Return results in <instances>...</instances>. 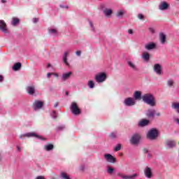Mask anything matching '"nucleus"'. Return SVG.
<instances>
[{
  "instance_id": "37",
  "label": "nucleus",
  "mask_w": 179,
  "mask_h": 179,
  "mask_svg": "<svg viewBox=\"0 0 179 179\" xmlns=\"http://www.w3.org/2000/svg\"><path fill=\"white\" fill-rule=\"evenodd\" d=\"M50 115L52 118H57V112L55 110H53Z\"/></svg>"
},
{
  "instance_id": "51",
  "label": "nucleus",
  "mask_w": 179,
  "mask_h": 179,
  "mask_svg": "<svg viewBox=\"0 0 179 179\" xmlns=\"http://www.w3.org/2000/svg\"><path fill=\"white\" fill-rule=\"evenodd\" d=\"M3 80V76L0 75V82H2Z\"/></svg>"
},
{
  "instance_id": "53",
  "label": "nucleus",
  "mask_w": 179,
  "mask_h": 179,
  "mask_svg": "<svg viewBox=\"0 0 179 179\" xmlns=\"http://www.w3.org/2000/svg\"><path fill=\"white\" fill-rule=\"evenodd\" d=\"M17 151H18V152H20V150H21V148H20V147H19V146H17Z\"/></svg>"
},
{
  "instance_id": "22",
  "label": "nucleus",
  "mask_w": 179,
  "mask_h": 179,
  "mask_svg": "<svg viewBox=\"0 0 179 179\" xmlns=\"http://www.w3.org/2000/svg\"><path fill=\"white\" fill-rule=\"evenodd\" d=\"M171 107L172 108H173V110H176V111L178 112L179 114V103L178 102L172 103Z\"/></svg>"
},
{
  "instance_id": "17",
  "label": "nucleus",
  "mask_w": 179,
  "mask_h": 179,
  "mask_svg": "<svg viewBox=\"0 0 179 179\" xmlns=\"http://www.w3.org/2000/svg\"><path fill=\"white\" fill-rule=\"evenodd\" d=\"M104 158L106 159V162H108L109 163H115V158H114V157L110 154L105 155Z\"/></svg>"
},
{
  "instance_id": "28",
  "label": "nucleus",
  "mask_w": 179,
  "mask_h": 179,
  "mask_svg": "<svg viewBox=\"0 0 179 179\" xmlns=\"http://www.w3.org/2000/svg\"><path fill=\"white\" fill-rule=\"evenodd\" d=\"M20 68H22V64L18 62V63H16L15 64H14L13 69L14 71H19V69H20Z\"/></svg>"
},
{
  "instance_id": "38",
  "label": "nucleus",
  "mask_w": 179,
  "mask_h": 179,
  "mask_svg": "<svg viewBox=\"0 0 179 179\" xmlns=\"http://www.w3.org/2000/svg\"><path fill=\"white\" fill-rule=\"evenodd\" d=\"M108 173L109 174H113V173H114V169H113V168H111V167H109V168L108 169Z\"/></svg>"
},
{
  "instance_id": "40",
  "label": "nucleus",
  "mask_w": 179,
  "mask_h": 179,
  "mask_svg": "<svg viewBox=\"0 0 179 179\" xmlns=\"http://www.w3.org/2000/svg\"><path fill=\"white\" fill-rule=\"evenodd\" d=\"M62 129H65V126L62 125L57 127V131H62Z\"/></svg>"
},
{
  "instance_id": "13",
  "label": "nucleus",
  "mask_w": 179,
  "mask_h": 179,
  "mask_svg": "<svg viewBox=\"0 0 179 179\" xmlns=\"http://www.w3.org/2000/svg\"><path fill=\"white\" fill-rule=\"evenodd\" d=\"M144 174L146 178H152V177H153V173H152V169L149 168L148 166L145 168Z\"/></svg>"
},
{
  "instance_id": "15",
  "label": "nucleus",
  "mask_w": 179,
  "mask_h": 179,
  "mask_svg": "<svg viewBox=\"0 0 179 179\" xmlns=\"http://www.w3.org/2000/svg\"><path fill=\"white\" fill-rule=\"evenodd\" d=\"M44 106V103L41 101H35L34 103V110H40Z\"/></svg>"
},
{
  "instance_id": "59",
  "label": "nucleus",
  "mask_w": 179,
  "mask_h": 179,
  "mask_svg": "<svg viewBox=\"0 0 179 179\" xmlns=\"http://www.w3.org/2000/svg\"><path fill=\"white\" fill-rule=\"evenodd\" d=\"M177 1H179V0H177Z\"/></svg>"
},
{
  "instance_id": "16",
  "label": "nucleus",
  "mask_w": 179,
  "mask_h": 179,
  "mask_svg": "<svg viewBox=\"0 0 179 179\" xmlns=\"http://www.w3.org/2000/svg\"><path fill=\"white\" fill-rule=\"evenodd\" d=\"M0 30L3 33H8V28H6V23H5L4 20H0Z\"/></svg>"
},
{
  "instance_id": "11",
  "label": "nucleus",
  "mask_w": 179,
  "mask_h": 179,
  "mask_svg": "<svg viewBox=\"0 0 179 179\" xmlns=\"http://www.w3.org/2000/svg\"><path fill=\"white\" fill-rule=\"evenodd\" d=\"M165 145L167 146V148H169V149H171L173 148H176V145H177V143L174 140H166L165 141Z\"/></svg>"
},
{
  "instance_id": "44",
  "label": "nucleus",
  "mask_w": 179,
  "mask_h": 179,
  "mask_svg": "<svg viewBox=\"0 0 179 179\" xmlns=\"http://www.w3.org/2000/svg\"><path fill=\"white\" fill-rule=\"evenodd\" d=\"M154 71L155 72H156V73H157V64H155L154 66Z\"/></svg>"
},
{
  "instance_id": "58",
  "label": "nucleus",
  "mask_w": 179,
  "mask_h": 179,
  "mask_svg": "<svg viewBox=\"0 0 179 179\" xmlns=\"http://www.w3.org/2000/svg\"><path fill=\"white\" fill-rule=\"evenodd\" d=\"M81 170H83V168H81Z\"/></svg>"
},
{
  "instance_id": "34",
  "label": "nucleus",
  "mask_w": 179,
  "mask_h": 179,
  "mask_svg": "<svg viewBox=\"0 0 179 179\" xmlns=\"http://www.w3.org/2000/svg\"><path fill=\"white\" fill-rule=\"evenodd\" d=\"M88 86H89L90 89H93V87H94V82L90 80L88 82Z\"/></svg>"
},
{
  "instance_id": "45",
  "label": "nucleus",
  "mask_w": 179,
  "mask_h": 179,
  "mask_svg": "<svg viewBox=\"0 0 179 179\" xmlns=\"http://www.w3.org/2000/svg\"><path fill=\"white\" fill-rule=\"evenodd\" d=\"M52 75L53 76H55V78H58L59 76V75L58 73H52Z\"/></svg>"
},
{
  "instance_id": "30",
  "label": "nucleus",
  "mask_w": 179,
  "mask_h": 179,
  "mask_svg": "<svg viewBox=\"0 0 179 179\" xmlns=\"http://www.w3.org/2000/svg\"><path fill=\"white\" fill-rule=\"evenodd\" d=\"M157 75L159 76L163 75V69L162 68V66L160 64H157Z\"/></svg>"
},
{
  "instance_id": "36",
  "label": "nucleus",
  "mask_w": 179,
  "mask_h": 179,
  "mask_svg": "<svg viewBox=\"0 0 179 179\" xmlns=\"http://www.w3.org/2000/svg\"><path fill=\"white\" fill-rule=\"evenodd\" d=\"M115 152H118L119 150H121V144H117L115 148H114Z\"/></svg>"
},
{
  "instance_id": "32",
  "label": "nucleus",
  "mask_w": 179,
  "mask_h": 179,
  "mask_svg": "<svg viewBox=\"0 0 179 179\" xmlns=\"http://www.w3.org/2000/svg\"><path fill=\"white\" fill-rule=\"evenodd\" d=\"M61 178L62 179H71V178L69 177V175L66 174V173H65V172H62L61 173Z\"/></svg>"
},
{
  "instance_id": "8",
  "label": "nucleus",
  "mask_w": 179,
  "mask_h": 179,
  "mask_svg": "<svg viewBox=\"0 0 179 179\" xmlns=\"http://www.w3.org/2000/svg\"><path fill=\"white\" fill-rule=\"evenodd\" d=\"M124 103L125 106L131 107L132 106H135L136 102L135 101V99L134 98L129 97L124 99Z\"/></svg>"
},
{
  "instance_id": "54",
  "label": "nucleus",
  "mask_w": 179,
  "mask_h": 179,
  "mask_svg": "<svg viewBox=\"0 0 179 179\" xmlns=\"http://www.w3.org/2000/svg\"><path fill=\"white\" fill-rule=\"evenodd\" d=\"M54 107H55V108L58 107V102H57L56 103H55Z\"/></svg>"
},
{
  "instance_id": "48",
  "label": "nucleus",
  "mask_w": 179,
  "mask_h": 179,
  "mask_svg": "<svg viewBox=\"0 0 179 179\" xmlns=\"http://www.w3.org/2000/svg\"><path fill=\"white\" fill-rule=\"evenodd\" d=\"M51 76H52V73H48V75H47V77L48 78H51Z\"/></svg>"
},
{
  "instance_id": "3",
  "label": "nucleus",
  "mask_w": 179,
  "mask_h": 179,
  "mask_svg": "<svg viewBox=\"0 0 179 179\" xmlns=\"http://www.w3.org/2000/svg\"><path fill=\"white\" fill-rule=\"evenodd\" d=\"M23 136H27V138H31V137L37 138L38 139H40L41 141H44V138H43V136L38 135L35 132H29V133H27L25 134L21 135L20 136V139H22V138H23Z\"/></svg>"
},
{
  "instance_id": "52",
  "label": "nucleus",
  "mask_w": 179,
  "mask_h": 179,
  "mask_svg": "<svg viewBox=\"0 0 179 179\" xmlns=\"http://www.w3.org/2000/svg\"><path fill=\"white\" fill-rule=\"evenodd\" d=\"M36 179H45L43 176H38Z\"/></svg>"
},
{
  "instance_id": "56",
  "label": "nucleus",
  "mask_w": 179,
  "mask_h": 179,
  "mask_svg": "<svg viewBox=\"0 0 179 179\" xmlns=\"http://www.w3.org/2000/svg\"><path fill=\"white\" fill-rule=\"evenodd\" d=\"M47 66L48 68H50L51 66V64H48Z\"/></svg>"
},
{
  "instance_id": "39",
  "label": "nucleus",
  "mask_w": 179,
  "mask_h": 179,
  "mask_svg": "<svg viewBox=\"0 0 179 179\" xmlns=\"http://www.w3.org/2000/svg\"><path fill=\"white\" fill-rule=\"evenodd\" d=\"M110 136L112 138H117V132H113L110 134Z\"/></svg>"
},
{
  "instance_id": "42",
  "label": "nucleus",
  "mask_w": 179,
  "mask_h": 179,
  "mask_svg": "<svg viewBox=\"0 0 179 179\" xmlns=\"http://www.w3.org/2000/svg\"><path fill=\"white\" fill-rule=\"evenodd\" d=\"M138 19L142 20V19H143L145 17V16H143L142 14H138Z\"/></svg>"
},
{
  "instance_id": "20",
  "label": "nucleus",
  "mask_w": 179,
  "mask_h": 179,
  "mask_svg": "<svg viewBox=\"0 0 179 179\" xmlns=\"http://www.w3.org/2000/svg\"><path fill=\"white\" fill-rule=\"evenodd\" d=\"M145 50H154V48H156V43H150L148 44H146L145 45Z\"/></svg>"
},
{
  "instance_id": "41",
  "label": "nucleus",
  "mask_w": 179,
  "mask_h": 179,
  "mask_svg": "<svg viewBox=\"0 0 179 179\" xmlns=\"http://www.w3.org/2000/svg\"><path fill=\"white\" fill-rule=\"evenodd\" d=\"M90 26L92 31H94V27H93V22H92V21H90Z\"/></svg>"
},
{
  "instance_id": "21",
  "label": "nucleus",
  "mask_w": 179,
  "mask_h": 179,
  "mask_svg": "<svg viewBox=\"0 0 179 179\" xmlns=\"http://www.w3.org/2000/svg\"><path fill=\"white\" fill-rule=\"evenodd\" d=\"M149 122H150V121H149L148 120L143 119L138 122V126L139 127H146V125H149Z\"/></svg>"
},
{
  "instance_id": "46",
  "label": "nucleus",
  "mask_w": 179,
  "mask_h": 179,
  "mask_svg": "<svg viewBox=\"0 0 179 179\" xmlns=\"http://www.w3.org/2000/svg\"><path fill=\"white\" fill-rule=\"evenodd\" d=\"M128 33H129V34H134V30H132V29H129V30H128Z\"/></svg>"
},
{
  "instance_id": "4",
  "label": "nucleus",
  "mask_w": 179,
  "mask_h": 179,
  "mask_svg": "<svg viewBox=\"0 0 179 179\" xmlns=\"http://www.w3.org/2000/svg\"><path fill=\"white\" fill-rule=\"evenodd\" d=\"M157 137V129H152L147 134V138L150 141H153L154 139H156Z\"/></svg>"
},
{
  "instance_id": "5",
  "label": "nucleus",
  "mask_w": 179,
  "mask_h": 179,
  "mask_svg": "<svg viewBox=\"0 0 179 179\" xmlns=\"http://www.w3.org/2000/svg\"><path fill=\"white\" fill-rule=\"evenodd\" d=\"M71 110L74 115H79L80 114V109L78 107L76 103L73 102L71 106Z\"/></svg>"
},
{
  "instance_id": "55",
  "label": "nucleus",
  "mask_w": 179,
  "mask_h": 179,
  "mask_svg": "<svg viewBox=\"0 0 179 179\" xmlns=\"http://www.w3.org/2000/svg\"><path fill=\"white\" fill-rule=\"evenodd\" d=\"M6 3V0H1V3Z\"/></svg>"
},
{
  "instance_id": "18",
  "label": "nucleus",
  "mask_w": 179,
  "mask_h": 179,
  "mask_svg": "<svg viewBox=\"0 0 179 179\" xmlns=\"http://www.w3.org/2000/svg\"><path fill=\"white\" fill-rule=\"evenodd\" d=\"M135 100H141L142 99V92L140 91H136L134 94V98Z\"/></svg>"
},
{
  "instance_id": "23",
  "label": "nucleus",
  "mask_w": 179,
  "mask_h": 179,
  "mask_svg": "<svg viewBox=\"0 0 179 179\" xmlns=\"http://www.w3.org/2000/svg\"><path fill=\"white\" fill-rule=\"evenodd\" d=\"M48 32L50 33V34H52V36H57L58 34V30L54 28H49Z\"/></svg>"
},
{
  "instance_id": "2",
  "label": "nucleus",
  "mask_w": 179,
  "mask_h": 179,
  "mask_svg": "<svg viewBox=\"0 0 179 179\" xmlns=\"http://www.w3.org/2000/svg\"><path fill=\"white\" fill-rule=\"evenodd\" d=\"M94 79L97 83H103L107 79V74L106 73H99L95 76Z\"/></svg>"
},
{
  "instance_id": "7",
  "label": "nucleus",
  "mask_w": 179,
  "mask_h": 179,
  "mask_svg": "<svg viewBox=\"0 0 179 179\" xmlns=\"http://www.w3.org/2000/svg\"><path fill=\"white\" fill-rule=\"evenodd\" d=\"M71 52V49H68L64 52V55H63V62L64 64H65V65H66V66H69V62H68V55H69Z\"/></svg>"
},
{
  "instance_id": "29",
  "label": "nucleus",
  "mask_w": 179,
  "mask_h": 179,
  "mask_svg": "<svg viewBox=\"0 0 179 179\" xmlns=\"http://www.w3.org/2000/svg\"><path fill=\"white\" fill-rule=\"evenodd\" d=\"M45 150H46L48 152H50V150H52L54 149V145L52 144H48L45 145Z\"/></svg>"
},
{
  "instance_id": "57",
  "label": "nucleus",
  "mask_w": 179,
  "mask_h": 179,
  "mask_svg": "<svg viewBox=\"0 0 179 179\" xmlns=\"http://www.w3.org/2000/svg\"><path fill=\"white\" fill-rule=\"evenodd\" d=\"M157 115H160V114H159V113H158V114H157Z\"/></svg>"
},
{
  "instance_id": "35",
  "label": "nucleus",
  "mask_w": 179,
  "mask_h": 179,
  "mask_svg": "<svg viewBox=\"0 0 179 179\" xmlns=\"http://www.w3.org/2000/svg\"><path fill=\"white\" fill-rule=\"evenodd\" d=\"M167 85H168V86H169V87H171L174 85V81L173 80H169L167 81Z\"/></svg>"
},
{
  "instance_id": "26",
  "label": "nucleus",
  "mask_w": 179,
  "mask_h": 179,
  "mask_svg": "<svg viewBox=\"0 0 179 179\" xmlns=\"http://www.w3.org/2000/svg\"><path fill=\"white\" fill-rule=\"evenodd\" d=\"M142 57L144 61H149L150 58V55L147 52H143Z\"/></svg>"
},
{
  "instance_id": "24",
  "label": "nucleus",
  "mask_w": 179,
  "mask_h": 179,
  "mask_svg": "<svg viewBox=\"0 0 179 179\" xmlns=\"http://www.w3.org/2000/svg\"><path fill=\"white\" fill-rule=\"evenodd\" d=\"M103 13H104L105 16H107V17L111 16V15L113 14V10L106 8L105 10H103Z\"/></svg>"
},
{
  "instance_id": "25",
  "label": "nucleus",
  "mask_w": 179,
  "mask_h": 179,
  "mask_svg": "<svg viewBox=\"0 0 179 179\" xmlns=\"http://www.w3.org/2000/svg\"><path fill=\"white\" fill-rule=\"evenodd\" d=\"M127 64H128L129 66H130V68H131V69H133L134 71H138V68H136V66L132 62L129 61V62H127Z\"/></svg>"
},
{
  "instance_id": "27",
  "label": "nucleus",
  "mask_w": 179,
  "mask_h": 179,
  "mask_svg": "<svg viewBox=\"0 0 179 179\" xmlns=\"http://www.w3.org/2000/svg\"><path fill=\"white\" fill-rule=\"evenodd\" d=\"M125 14V10H119L116 14L117 17H122Z\"/></svg>"
},
{
  "instance_id": "50",
  "label": "nucleus",
  "mask_w": 179,
  "mask_h": 179,
  "mask_svg": "<svg viewBox=\"0 0 179 179\" xmlns=\"http://www.w3.org/2000/svg\"><path fill=\"white\" fill-rule=\"evenodd\" d=\"M60 8H65L66 9H68V6H64L61 5Z\"/></svg>"
},
{
  "instance_id": "1",
  "label": "nucleus",
  "mask_w": 179,
  "mask_h": 179,
  "mask_svg": "<svg viewBox=\"0 0 179 179\" xmlns=\"http://www.w3.org/2000/svg\"><path fill=\"white\" fill-rule=\"evenodd\" d=\"M143 101L144 103H146V104H148L149 106H151L153 107L155 106V97H153V95L152 94H145L142 96Z\"/></svg>"
},
{
  "instance_id": "33",
  "label": "nucleus",
  "mask_w": 179,
  "mask_h": 179,
  "mask_svg": "<svg viewBox=\"0 0 179 179\" xmlns=\"http://www.w3.org/2000/svg\"><path fill=\"white\" fill-rule=\"evenodd\" d=\"M19 22H20V20L18 18L13 17V21L11 22V24H13V26H16V24H17V23H19Z\"/></svg>"
},
{
  "instance_id": "47",
  "label": "nucleus",
  "mask_w": 179,
  "mask_h": 179,
  "mask_svg": "<svg viewBox=\"0 0 179 179\" xmlns=\"http://www.w3.org/2000/svg\"><path fill=\"white\" fill-rule=\"evenodd\" d=\"M37 22H38V18H34L33 19V22L34 23H37Z\"/></svg>"
},
{
  "instance_id": "6",
  "label": "nucleus",
  "mask_w": 179,
  "mask_h": 179,
  "mask_svg": "<svg viewBox=\"0 0 179 179\" xmlns=\"http://www.w3.org/2000/svg\"><path fill=\"white\" fill-rule=\"evenodd\" d=\"M117 176L122 179H135L139 175L138 173H134L132 175H125L124 173H118Z\"/></svg>"
},
{
  "instance_id": "12",
  "label": "nucleus",
  "mask_w": 179,
  "mask_h": 179,
  "mask_svg": "<svg viewBox=\"0 0 179 179\" xmlns=\"http://www.w3.org/2000/svg\"><path fill=\"white\" fill-rule=\"evenodd\" d=\"M170 8V4L166 1H162L159 5V10H167Z\"/></svg>"
},
{
  "instance_id": "31",
  "label": "nucleus",
  "mask_w": 179,
  "mask_h": 179,
  "mask_svg": "<svg viewBox=\"0 0 179 179\" xmlns=\"http://www.w3.org/2000/svg\"><path fill=\"white\" fill-rule=\"evenodd\" d=\"M27 92L29 94H34V87H28L27 88Z\"/></svg>"
},
{
  "instance_id": "14",
  "label": "nucleus",
  "mask_w": 179,
  "mask_h": 179,
  "mask_svg": "<svg viewBox=\"0 0 179 179\" xmlns=\"http://www.w3.org/2000/svg\"><path fill=\"white\" fill-rule=\"evenodd\" d=\"M71 76H72V71L63 73L62 75L61 79L62 82H66L68 79H70Z\"/></svg>"
},
{
  "instance_id": "10",
  "label": "nucleus",
  "mask_w": 179,
  "mask_h": 179,
  "mask_svg": "<svg viewBox=\"0 0 179 179\" xmlns=\"http://www.w3.org/2000/svg\"><path fill=\"white\" fill-rule=\"evenodd\" d=\"M139 141H141V136L139 134H134L131 137V143H132V145H138Z\"/></svg>"
},
{
  "instance_id": "19",
  "label": "nucleus",
  "mask_w": 179,
  "mask_h": 179,
  "mask_svg": "<svg viewBox=\"0 0 179 179\" xmlns=\"http://www.w3.org/2000/svg\"><path fill=\"white\" fill-rule=\"evenodd\" d=\"M155 115L156 110L153 109H149L147 112V117H148V118H153V117H155Z\"/></svg>"
},
{
  "instance_id": "9",
  "label": "nucleus",
  "mask_w": 179,
  "mask_h": 179,
  "mask_svg": "<svg viewBox=\"0 0 179 179\" xmlns=\"http://www.w3.org/2000/svg\"><path fill=\"white\" fill-rule=\"evenodd\" d=\"M159 41L164 45L167 43V36L164 33L160 32L159 34Z\"/></svg>"
},
{
  "instance_id": "43",
  "label": "nucleus",
  "mask_w": 179,
  "mask_h": 179,
  "mask_svg": "<svg viewBox=\"0 0 179 179\" xmlns=\"http://www.w3.org/2000/svg\"><path fill=\"white\" fill-rule=\"evenodd\" d=\"M76 55H78V57H80L82 52L80 50H78L76 52Z\"/></svg>"
},
{
  "instance_id": "49",
  "label": "nucleus",
  "mask_w": 179,
  "mask_h": 179,
  "mask_svg": "<svg viewBox=\"0 0 179 179\" xmlns=\"http://www.w3.org/2000/svg\"><path fill=\"white\" fill-rule=\"evenodd\" d=\"M150 31H151V33H155V29L153 28H150Z\"/></svg>"
}]
</instances>
